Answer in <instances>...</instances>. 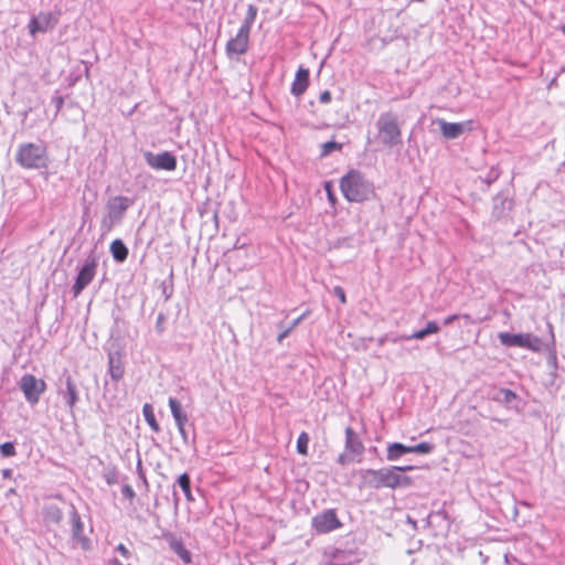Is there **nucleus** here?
<instances>
[{"label": "nucleus", "mask_w": 565, "mask_h": 565, "mask_svg": "<svg viewBox=\"0 0 565 565\" xmlns=\"http://www.w3.org/2000/svg\"><path fill=\"white\" fill-rule=\"evenodd\" d=\"M413 466L405 467H391V468H382L379 470L374 469H365L361 470L359 473L362 479V486L373 487V488H404L409 487L413 483L411 477H407L402 473V471L412 470Z\"/></svg>", "instance_id": "nucleus-1"}, {"label": "nucleus", "mask_w": 565, "mask_h": 565, "mask_svg": "<svg viewBox=\"0 0 565 565\" xmlns=\"http://www.w3.org/2000/svg\"><path fill=\"white\" fill-rule=\"evenodd\" d=\"M340 189L343 196L350 202H363L374 194L372 183L358 171H350L342 177Z\"/></svg>", "instance_id": "nucleus-2"}, {"label": "nucleus", "mask_w": 565, "mask_h": 565, "mask_svg": "<svg viewBox=\"0 0 565 565\" xmlns=\"http://www.w3.org/2000/svg\"><path fill=\"white\" fill-rule=\"evenodd\" d=\"M258 9L255 4H248L247 12L237 33L226 43V54L232 56L242 55L247 52L249 45V33L257 17Z\"/></svg>", "instance_id": "nucleus-3"}, {"label": "nucleus", "mask_w": 565, "mask_h": 565, "mask_svg": "<svg viewBox=\"0 0 565 565\" xmlns=\"http://www.w3.org/2000/svg\"><path fill=\"white\" fill-rule=\"evenodd\" d=\"M131 204L132 201L122 195L109 199L106 205V214L102 218V227L106 231H110L114 225L121 221Z\"/></svg>", "instance_id": "nucleus-4"}, {"label": "nucleus", "mask_w": 565, "mask_h": 565, "mask_svg": "<svg viewBox=\"0 0 565 565\" xmlns=\"http://www.w3.org/2000/svg\"><path fill=\"white\" fill-rule=\"evenodd\" d=\"M379 139L385 146L393 147L401 142V129L392 114H383L377 122Z\"/></svg>", "instance_id": "nucleus-5"}, {"label": "nucleus", "mask_w": 565, "mask_h": 565, "mask_svg": "<svg viewBox=\"0 0 565 565\" xmlns=\"http://www.w3.org/2000/svg\"><path fill=\"white\" fill-rule=\"evenodd\" d=\"M17 161L24 168H41L45 166V148L35 143H25L20 147Z\"/></svg>", "instance_id": "nucleus-6"}, {"label": "nucleus", "mask_w": 565, "mask_h": 565, "mask_svg": "<svg viewBox=\"0 0 565 565\" xmlns=\"http://www.w3.org/2000/svg\"><path fill=\"white\" fill-rule=\"evenodd\" d=\"M19 387L26 402L34 405L40 401L41 395L45 392L46 383L44 380L38 379L32 374H24L19 382Z\"/></svg>", "instance_id": "nucleus-7"}, {"label": "nucleus", "mask_w": 565, "mask_h": 565, "mask_svg": "<svg viewBox=\"0 0 565 565\" xmlns=\"http://www.w3.org/2000/svg\"><path fill=\"white\" fill-rule=\"evenodd\" d=\"M498 338L501 344L505 347H518L532 351H539L541 347V340L531 333L501 332L499 333Z\"/></svg>", "instance_id": "nucleus-8"}, {"label": "nucleus", "mask_w": 565, "mask_h": 565, "mask_svg": "<svg viewBox=\"0 0 565 565\" xmlns=\"http://www.w3.org/2000/svg\"><path fill=\"white\" fill-rule=\"evenodd\" d=\"M434 122L439 126L443 137L448 140L456 139L462 134L469 132L473 129L472 120L448 122L445 119L437 118Z\"/></svg>", "instance_id": "nucleus-9"}, {"label": "nucleus", "mask_w": 565, "mask_h": 565, "mask_svg": "<svg viewBox=\"0 0 565 565\" xmlns=\"http://www.w3.org/2000/svg\"><path fill=\"white\" fill-rule=\"evenodd\" d=\"M341 522L334 510H326L312 518V527L318 533H328L341 527Z\"/></svg>", "instance_id": "nucleus-10"}, {"label": "nucleus", "mask_w": 565, "mask_h": 565, "mask_svg": "<svg viewBox=\"0 0 565 565\" xmlns=\"http://www.w3.org/2000/svg\"><path fill=\"white\" fill-rule=\"evenodd\" d=\"M57 23V18L51 12H40L32 17L28 23L29 33L35 36L38 33H45L52 30Z\"/></svg>", "instance_id": "nucleus-11"}, {"label": "nucleus", "mask_w": 565, "mask_h": 565, "mask_svg": "<svg viewBox=\"0 0 565 565\" xmlns=\"http://www.w3.org/2000/svg\"><path fill=\"white\" fill-rule=\"evenodd\" d=\"M145 159L147 164L156 170L173 171L177 168L175 157L168 151H163L157 154H153L152 152H146Z\"/></svg>", "instance_id": "nucleus-12"}, {"label": "nucleus", "mask_w": 565, "mask_h": 565, "mask_svg": "<svg viewBox=\"0 0 565 565\" xmlns=\"http://www.w3.org/2000/svg\"><path fill=\"white\" fill-rule=\"evenodd\" d=\"M96 259H87L84 266L79 269L75 284L73 285L74 296H78L82 290L94 279L96 274Z\"/></svg>", "instance_id": "nucleus-13"}, {"label": "nucleus", "mask_w": 565, "mask_h": 565, "mask_svg": "<svg viewBox=\"0 0 565 565\" xmlns=\"http://www.w3.org/2000/svg\"><path fill=\"white\" fill-rule=\"evenodd\" d=\"M308 84H309V71L307 68L299 67L295 75V79L291 84V88H290L291 94L295 96L302 95L306 92Z\"/></svg>", "instance_id": "nucleus-14"}, {"label": "nucleus", "mask_w": 565, "mask_h": 565, "mask_svg": "<svg viewBox=\"0 0 565 565\" xmlns=\"http://www.w3.org/2000/svg\"><path fill=\"white\" fill-rule=\"evenodd\" d=\"M440 328L435 321H428L426 327L422 330L415 331L409 335H401L392 339L393 342H398L399 340H423L427 335L435 334L439 332Z\"/></svg>", "instance_id": "nucleus-15"}, {"label": "nucleus", "mask_w": 565, "mask_h": 565, "mask_svg": "<svg viewBox=\"0 0 565 565\" xmlns=\"http://www.w3.org/2000/svg\"><path fill=\"white\" fill-rule=\"evenodd\" d=\"M345 449L355 457L361 456L364 449L359 436L350 427L345 429Z\"/></svg>", "instance_id": "nucleus-16"}, {"label": "nucleus", "mask_w": 565, "mask_h": 565, "mask_svg": "<svg viewBox=\"0 0 565 565\" xmlns=\"http://www.w3.org/2000/svg\"><path fill=\"white\" fill-rule=\"evenodd\" d=\"M169 406H170L171 414L175 420L177 426L185 425V423L188 422V416H186L185 412L182 409L180 402L173 397H170Z\"/></svg>", "instance_id": "nucleus-17"}, {"label": "nucleus", "mask_w": 565, "mask_h": 565, "mask_svg": "<svg viewBox=\"0 0 565 565\" xmlns=\"http://www.w3.org/2000/svg\"><path fill=\"white\" fill-rule=\"evenodd\" d=\"M110 253H111L114 259L118 263L125 262L128 257V248L126 247V245L122 243L121 239H115L110 244Z\"/></svg>", "instance_id": "nucleus-18"}, {"label": "nucleus", "mask_w": 565, "mask_h": 565, "mask_svg": "<svg viewBox=\"0 0 565 565\" xmlns=\"http://www.w3.org/2000/svg\"><path fill=\"white\" fill-rule=\"evenodd\" d=\"M407 450H409L408 446H405L401 443L390 444L387 446V459L391 461L396 460L403 455L408 454Z\"/></svg>", "instance_id": "nucleus-19"}, {"label": "nucleus", "mask_w": 565, "mask_h": 565, "mask_svg": "<svg viewBox=\"0 0 565 565\" xmlns=\"http://www.w3.org/2000/svg\"><path fill=\"white\" fill-rule=\"evenodd\" d=\"M64 396H65L68 407L71 409H73L78 399V396H77L76 386L71 377H67V380H66V392L64 393Z\"/></svg>", "instance_id": "nucleus-20"}, {"label": "nucleus", "mask_w": 565, "mask_h": 565, "mask_svg": "<svg viewBox=\"0 0 565 565\" xmlns=\"http://www.w3.org/2000/svg\"><path fill=\"white\" fill-rule=\"evenodd\" d=\"M142 414H143V417H145L147 424L150 426V428L153 431H159V424L156 419L152 406L149 404H145L142 407Z\"/></svg>", "instance_id": "nucleus-21"}, {"label": "nucleus", "mask_w": 565, "mask_h": 565, "mask_svg": "<svg viewBox=\"0 0 565 565\" xmlns=\"http://www.w3.org/2000/svg\"><path fill=\"white\" fill-rule=\"evenodd\" d=\"M178 484L180 486V488L182 489L185 498L189 500V501H192L193 498H192V493H191V486H190V477L188 473H182L179 478H178Z\"/></svg>", "instance_id": "nucleus-22"}, {"label": "nucleus", "mask_w": 565, "mask_h": 565, "mask_svg": "<svg viewBox=\"0 0 565 565\" xmlns=\"http://www.w3.org/2000/svg\"><path fill=\"white\" fill-rule=\"evenodd\" d=\"M171 546L185 564L191 563V553L183 546L181 542L175 541L171 544Z\"/></svg>", "instance_id": "nucleus-23"}, {"label": "nucleus", "mask_w": 565, "mask_h": 565, "mask_svg": "<svg viewBox=\"0 0 565 565\" xmlns=\"http://www.w3.org/2000/svg\"><path fill=\"white\" fill-rule=\"evenodd\" d=\"M408 449L409 450H407V452L427 455L434 450V445L429 443H420L415 446H408Z\"/></svg>", "instance_id": "nucleus-24"}, {"label": "nucleus", "mask_w": 565, "mask_h": 565, "mask_svg": "<svg viewBox=\"0 0 565 565\" xmlns=\"http://www.w3.org/2000/svg\"><path fill=\"white\" fill-rule=\"evenodd\" d=\"M308 444H309V436L307 433L302 431L297 439V451L300 455L306 456L308 454Z\"/></svg>", "instance_id": "nucleus-25"}, {"label": "nucleus", "mask_w": 565, "mask_h": 565, "mask_svg": "<svg viewBox=\"0 0 565 565\" xmlns=\"http://www.w3.org/2000/svg\"><path fill=\"white\" fill-rule=\"evenodd\" d=\"M109 373L113 380L119 381L124 375V369L121 364L115 363L113 359L109 361Z\"/></svg>", "instance_id": "nucleus-26"}, {"label": "nucleus", "mask_w": 565, "mask_h": 565, "mask_svg": "<svg viewBox=\"0 0 565 565\" xmlns=\"http://www.w3.org/2000/svg\"><path fill=\"white\" fill-rule=\"evenodd\" d=\"M341 149H342V145L337 143L334 141H327L321 146V156L324 157V156H328L329 153H331L332 151L341 150Z\"/></svg>", "instance_id": "nucleus-27"}, {"label": "nucleus", "mask_w": 565, "mask_h": 565, "mask_svg": "<svg viewBox=\"0 0 565 565\" xmlns=\"http://www.w3.org/2000/svg\"><path fill=\"white\" fill-rule=\"evenodd\" d=\"M0 454L2 457H12L15 455V448L12 443H4L0 445Z\"/></svg>", "instance_id": "nucleus-28"}, {"label": "nucleus", "mask_w": 565, "mask_h": 565, "mask_svg": "<svg viewBox=\"0 0 565 565\" xmlns=\"http://www.w3.org/2000/svg\"><path fill=\"white\" fill-rule=\"evenodd\" d=\"M500 394L502 395V401L508 404L516 398V394L508 388L500 390Z\"/></svg>", "instance_id": "nucleus-29"}, {"label": "nucleus", "mask_w": 565, "mask_h": 565, "mask_svg": "<svg viewBox=\"0 0 565 565\" xmlns=\"http://www.w3.org/2000/svg\"><path fill=\"white\" fill-rule=\"evenodd\" d=\"M355 458V456H353L351 452H348V450L345 449V451L338 457V462L341 465H347L349 462L354 461Z\"/></svg>", "instance_id": "nucleus-30"}, {"label": "nucleus", "mask_w": 565, "mask_h": 565, "mask_svg": "<svg viewBox=\"0 0 565 565\" xmlns=\"http://www.w3.org/2000/svg\"><path fill=\"white\" fill-rule=\"evenodd\" d=\"M72 522H73L74 534L78 535L82 532V522H81L79 516L76 513L73 514Z\"/></svg>", "instance_id": "nucleus-31"}, {"label": "nucleus", "mask_w": 565, "mask_h": 565, "mask_svg": "<svg viewBox=\"0 0 565 565\" xmlns=\"http://www.w3.org/2000/svg\"><path fill=\"white\" fill-rule=\"evenodd\" d=\"M324 190H326V193H327V196H328L329 202H330L332 205H334V204H335L337 199H335V195H334V193H333V191H332V185H331V183H330V182H326V183H324Z\"/></svg>", "instance_id": "nucleus-32"}, {"label": "nucleus", "mask_w": 565, "mask_h": 565, "mask_svg": "<svg viewBox=\"0 0 565 565\" xmlns=\"http://www.w3.org/2000/svg\"><path fill=\"white\" fill-rule=\"evenodd\" d=\"M333 294L339 298L342 303L347 302L345 292L342 287L337 286L333 288Z\"/></svg>", "instance_id": "nucleus-33"}, {"label": "nucleus", "mask_w": 565, "mask_h": 565, "mask_svg": "<svg viewBox=\"0 0 565 565\" xmlns=\"http://www.w3.org/2000/svg\"><path fill=\"white\" fill-rule=\"evenodd\" d=\"M300 319L301 318H298L297 320H295V322L292 323V326L289 329H287V330L282 331L281 333H279V335L277 338V341L281 342L289 334V332L292 330V328H295L299 323Z\"/></svg>", "instance_id": "nucleus-34"}, {"label": "nucleus", "mask_w": 565, "mask_h": 565, "mask_svg": "<svg viewBox=\"0 0 565 565\" xmlns=\"http://www.w3.org/2000/svg\"><path fill=\"white\" fill-rule=\"evenodd\" d=\"M117 551L125 557V558H129L130 557V552L129 550L124 545V544H119L117 546Z\"/></svg>", "instance_id": "nucleus-35"}, {"label": "nucleus", "mask_w": 565, "mask_h": 565, "mask_svg": "<svg viewBox=\"0 0 565 565\" xmlns=\"http://www.w3.org/2000/svg\"><path fill=\"white\" fill-rule=\"evenodd\" d=\"M320 102L323 103V104H327L331 100V94L330 92L328 90H324L323 93L320 94Z\"/></svg>", "instance_id": "nucleus-36"}, {"label": "nucleus", "mask_w": 565, "mask_h": 565, "mask_svg": "<svg viewBox=\"0 0 565 565\" xmlns=\"http://www.w3.org/2000/svg\"><path fill=\"white\" fill-rule=\"evenodd\" d=\"M459 317H460V315H450L444 319V324L448 326V324L452 323L454 321H456L457 319H459Z\"/></svg>", "instance_id": "nucleus-37"}, {"label": "nucleus", "mask_w": 565, "mask_h": 565, "mask_svg": "<svg viewBox=\"0 0 565 565\" xmlns=\"http://www.w3.org/2000/svg\"><path fill=\"white\" fill-rule=\"evenodd\" d=\"M185 425L178 426V430L182 437V439L185 441L188 439V434L185 431Z\"/></svg>", "instance_id": "nucleus-38"}, {"label": "nucleus", "mask_w": 565, "mask_h": 565, "mask_svg": "<svg viewBox=\"0 0 565 565\" xmlns=\"http://www.w3.org/2000/svg\"><path fill=\"white\" fill-rule=\"evenodd\" d=\"M459 319H463L466 323H473L475 321L472 320L471 316L468 315V313H465V315H460Z\"/></svg>", "instance_id": "nucleus-39"}, {"label": "nucleus", "mask_w": 565, "mask_h": 565, "mask_svg": "<svg viewBox=\"0 0 565 565\" xmlns=\"http://www.w3.org/2000/svg\"><path fill=\"white\" fill-rule=\"evenodd\" d=\"M11 475H12V471H11L10 469H4V470L2 471V476H3L4 478H10V477H11Z\"/></svg>", "instance_id": "nucleus-40"}, {"label": "nucleus", "mask_w": 565, "mask_h": 565, "mask_svg": "<svg viewBox=\"0 0 565 565\" xmlns=\"http://www.w3.org/2000/svg\"><path fill=\"white\" fill-rule=\"evenodd\" d=\"M561 29H562L563 33L565 34V24H564V25H562V28H561Z\"/></svg>", "instance_id": "nucleus-41"}]
</instances>
